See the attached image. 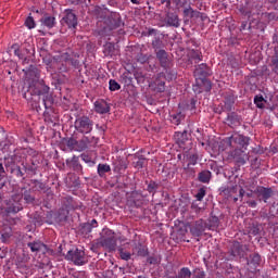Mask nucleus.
Returning a JSON list of instances; mask_svg holds the SVG:
<instances>
[{"instance_id":"nucleus-1","label":"nucleus","mask_w":278,"mask_h":278,"mask_svg":"<svg viewBox=\"0 0 278 278\" xmlns=\"http://www.w3.org/2000/svg\"><path fill=\"white\" fill-rule=\"evenodd\" d=\"M49 86L45 84V80H37L35 83H29L28 90L31 98L27 97V92H24L23 98L30 102L33 110L36 112H40L42 108H40V99L42 97V105H45L47 110V100L49 99Z\"/></svg>"},{"instance_id":"nucleus-2","label":"nucleus","mask_w":278,"mask_h":278,"mask_svg":"<svg viewBox=\"0 0 278 278\" xmlns=\"http://www.w3.org/2000/svg\"><path fill=\"white\" fill-rule=\"evenodd\" d=\"M116 233L110 229H103L101 237H100V244L103 247V249H106V251L112 252L116 251Z\"/></svg>"},{"instance_id":"nucleus-3","label":"nucleus","mask_w":278,"mask_h":278,"mask_svg":"<svg viewBox=\"0 0 278 278\" xmlns=\"http://www.w3.org/2000/svg\"><path fill=\"white\" fill-rule=\"evenodd\" d=\"M65 260H67V262H73L75 266H84V264H88V257H86V252L77 248L74 250H70L65 255Z\"/></svg>"},{"instance_id":"nucleus-4","label":"nucleus","mask_w":278,"mask_h":278,"mask_svg":"<svg viewBox=\"0 0 278 278\" xmlns=\"http://www.w3.org/2000/svg\"><path fill=\"white\" fill-rule=\"evenodd\" d=\"M74 127L78 134H90L94 127V122L88 116H80L76 118Z\"/></svg>"},{"instance_id":"nucleus-5","label":"nucleus","mask_w":278,"mask_h":278,"mask_svg":"<svg viewBox=\"0 0 278 278\" xmlns=\"http://www.w3.org/2000/svg\"><path fill=\"white\" fill-rule=\"evenodd\" d=\"M61 25H65L66 27H68V29H77V14H75V11H73V9H66L64 11V15L61 18Z\"/></svg>"},{"instance_id":"nucleus-6","label":"nucleus","mask_w":278,"mask_h":278,"mask_svg":"<svg viewBox=\"0 0 278 278\" xmlns=\"http://www.w3.org/2000/svg\"><path fill=\"white\" fill-rule=\"evenodd\" d=\"M223 192L225 197H228V199H232L233 203H238V197H236L238 192L240 199H243L245 194L244 189L238 185L229 186L226 189H224Z\"/></svg>"},{"instance_id":"nucleus-7","label":"nucleus","mask_w":278,"mask_h":278,"mask_svg":"<svg viewBox=\"0 0 278 278\" xmlns=\"http://www.w3.org/2000/svg\"><path fill=\"white\" fill-rule=\"evenodd\" d=\"M11 49L14 51V55L21 58H27L29 55H34V47H31L29 43H24L21 48L18 43L12 45Z\"/></svg>"},{"instance_id":"nucleus-8","label":"nucleus","mask_w":278,"mask_h":278,"mask_svg":"<svg viewBox=\"0 0 278 278\" xmlns=\"http://www.w3.org/2000/svg\"><path fill=\"white\" fill-rule=\"evenodd\" d=\"M205 229H207V222L199 219L190 226V233L193 238H201L205 232Z\"/></svg>"},{"instance_id":"nucleus-9","label":"nucleus","mask_w":278,"mask_h":278,"mask_svg":"<svg viewBox=\"0 0 278 278\" xmlns=\"http://www.w3.org/2000/svg\"><path fill=\"white\" fill-rule=\"evenodd\" d=\"M155 92H164L166 90V75L159 73L153 83L150 84Z\"/></svg>"},{"instance_id":"nucleus-10","label":"nucleus","mask_w":278,"mask_h":278,"mask_svg":"<svg viewBox=\"0 0 278 278\" xmlns=\"http://www.w3.org/2000/svg\"><path fill=\"white\" fill-rule=\"evenodd\" d=\"M105 24L109 29H118L123 25V20L121 18V13L112 12L105 20Z\"/></svg>"},{"instance_id":"nucleus-11","label":"nucleus","mask_w":278,"mask_h":278,"mask_svg":"<svg viewBox=\"0 0 278 278\" xmlns=\"http://www.w3.org/2000/svg\"><path fill=\"white\" fill-rule=\"evenodd\" d=\"M254 194H256L258 201L268 203V199H270L273 197V188H266L264 186H258L255 188Z\"/></svg>"},{"instance_id":"nucleus-12","label":"nucleus","mask_w":278,"mask_h":278,"mask_svg":"<svg viewBox=\"0 0 278 278\" xmlns=\"http://www.w3.org/2000/svg\"><path fill=\"white\" fill-rule=\"evenodd\" d=\"M232 160L240 166H244L249 161V154L241 148H237L231 152Z\"/></svg>"},{"instance_id":"nucleus-13","label":"nucleus","mask_w":278,"mask_h":278,"mask_svg":"<svg viewBox=\"0 0 278 278\" xmlns=\"http://www.w3.org/2000/svg\"><path fill=\"white\" fill-rule=\"evenodd\" d=\"M156 60H159L162 68L165 71H168V68L173 66V62L170 61V58H168V52H166V50L156 51Z\"/></svg>"},{"instance_id":"nucleus-14","label":"nucleus","mask_w":278,"mask_h":278,"mask_svg":"<svg viewBox=\"0 0 278 278\" xmlns=\"http://www.w3.org/2000/svg\"><path fill=\"white\" fill-rule=\"evenodd\" d=\"M23 72L25 73L26 79L29 84L40 81V70H38V67L30 65L27 70H23Z\"/></svg>"},{"instance_id":"nucleus-15","label":"nucleus","mask_w":278,"mask_h":278,"mask_svg":"<svg viewBox=\"0 0 278 278\" xmlns=\"http://www.w3.org/2000/svg\"><path fill=\"white\" fill-rule=\"evenodd\" d=\"M212 75V70H210V66L207 64L202 63L198 65L194 70V76L199 77L198 79H205Z\"/></svg>"},{"instance_id":"nucleus-16","label":"nucleus","mask_w":278,"mask_h":278,"mask_svg":"<svg viewBox=\"0 0 278 278\" xmlns=\"http://www.w3.org/2000/svg\"><path fill=\"white\" fill-rule=\"evenodd\" d=\"M247 245H242L240 242L235 241L230 247V255L232 257H244Z\"/></svg>"},{"instance_id":"nucleus-17","label":"nucleus","mask_w":278,"mask_h":278,"mask_svg":"<svg viewBox=\"0 0 278 278\" xmlns=\"http://www.w3.org/2000/svg\"><path fill=\"white\" fill-rule=\"evenodd\" d=\"M230 144H237L239 149L247 150V147H249V138L242 135H235L230 138Z\"/></svg>"},{"instance_id":"nucleus-18","label":"nucleus","mask_w":278,"mask_h":278,"mask_svg":"<svg viewBox=\"0 0 278 278\" xmlns=\"http://www.w3.org/2000/svg\"><path fill=\"white\" fill-rule=\"evenodd\" d=\"M66 166L75 170V173L84 175V167L79 164V156L74 155L72 159H67Z\"/></svg>"},{"instance_id":"nucleus-19","label":"nucleus","mask_w":278,"mask_h":278,"mask_svg":"<svg viewBox=\"0 0 278 278\" xmlns=\"http://www.w3.org/2000/svg\"><path fill=\"white\" fill-rule=\"evenodd\" d=\"M165 23L168 27H180L181 20H179V15L177 13H170L168 12L165 16Z\"/></svg>"},{"instance_id":"nucleus-20","label":"nucleus","mask_w":278,"mask_h":278,"mask_svg":"<svg viewBox=\"0 0 278 278\" xmlns=\"http://www.w3.org/2000/svg\"><path fill=\"white\" fill-rule=\"evenodd\" d=\"M239 12L242 14V16H248V18H251L255 14V5L251 2H245V4H241L239 7Z\"/></svg>"},{"instance_id":"nucleus-21","label":"nucleus","mask_w":278,"mask_h":278,"mask_svg":"<svg viewBox=\"0 0 278 278\" xmlns=\"http://www.w3.org/2000/svg\"><path fill=\"white\" fill-rule=\"evenodd\" d=\"M236 103V96L228 92L224 97V112H231L233 110V104Z\"/></svg>"},{"instance_id":"nucleus-22","label":"nucleus","mask_w":278,"mask_h":278,"mask_svg":"<svg viewBox=\"0 0 278 278\" xmlns=\"http://www.w3.org/2000/svg\"><path fill=\"white\" fill-rule=\"evenodd\" d=\"M227 123L229 127H240V125H242V117H240L236 112H231L227 116Z\"/></svg>"},{"instance_id":"nucleus-23","label":"nucleus","mask_w":278,"mask_h":278,"mask_svg":"<svg viewBox=\"0 0 278 278\" xmlns=\"http://www.w3.org/2000/svg\"><path fill=\"white\" fill-rule=\"evenodd\" d=\"M27 247L30 249L31 253H40V251H47V244L40 240L28 242Z\"/></svg>"},{"instance_id":"nucleus-24","label":"nucleus","mask_w":278,"mask_h":278,"mask_svg":"<svg viewBox=\"0 0 278 278\" xmlns=\"http://www.w3.org/2000/svg\"><path fill=\"white\" fill-rule=\"evenodd\" d=\"M94 110L97 114H108L110 112V104L105 100H98L94 102Z\"/></svg>"},{"instance_id":"nucleus-25","label":"nucleus","mask_w":278,"mask_h":278,"mask_svg":"<svg viewBox=\"0 0 278 278\" xmlns=\"http://www.w3.org/2000/svg\"><path fill=\"white\" fill-rule=\"evenodd\" d=\"M103 54L105 58H114V55H118V50H116V46L112 42H106L103 46Z\"/></svg>"},{"instance_id":"nucleus-26","label":"nucleus","mask_w":278,"mask_h":278,"mask_svg":"<svg viewBox=\"0 0 278 278\" xmlns=\"http://www.w3.org/2000/svg\"><path fill=\"white\" fill-rule=\"evenodd\" d=\"M63 203L66 210H81V203L74 201L72 197H65Z\"/></svg>"},{"instance_id":"nucleus-27","label":"nucleus","mask_w":278,"mask_h":278,"mask_svg":"<svg viewBox=\"0 0 278 278\" xmlns=\"http://www.w3.org/2000/svg\"><path fill=\"white\" fill-rule=\"evenodd\" d=\"M41 24L45 25V27H48V29H53V27H55V17L45 14L41 17Z\"/></svg>"},{"instance_id":"nucleus-28","label":"nucleus","mask_w":278,"mask_h":278,"mask_svg":"<svg viewBox=\"0 0 278 278\" xmlns=\"http://www.w3.org/2000/svg\"><path fill=\"white\" fill-rule=\"evenodd\" d=\"M10 173H11V175H14L15 177L25 179V168L24 167L21 168V166H18V165H13L10 168Z\"/></svg>"},{"instance_id":"nucleus-29","label":"nucleus","mask_w":278,"mask_h":278,"mask_svg":"<svg viewBox=\"0 0 278 278\" xmlns=\"http://www.w3.org/2000/svg\"><path fill=\"white\" fill-rule=\"evenodd\" d=\"M189 60H192L195 64H199V62H203V54L199 50H190L189 52Z\"/></svg>"},{"instance_id":"nucleus-30","label":"nucleus","mask_w":278,"mask_h":278,"mask_svg":"<svg viewBox=\"0 0 278 278\" xmlns=\"http://www.w3.org/2000/svg\"><path fill=\"white\" fill-rule=\"evenodd\" d=\"M198 179L201 181V184H210V180L212 179V172L207 169L200 172Z\"/></svg>"},{"instance_id":"nucleus-31","label":"nucleus","mask_w":278,"mask_h":278,"mask_svg":"<svg viewBox=\"0 0 278 278\" xmlns=\"http://www.w3.org/2000/svg\"><path fill=\"white\" fill-rule=\"evenodd\" d=\"M219 224H220V219H218L217 216H211L208 218V223H206V229L214 231L215 229H218Z\"/></svg>"},{"instance_id":"nucleus-32","label":"nucleus","mask_w":278,"mask_h":278,"mask_svg":"<svg viewBox=\"0 0 278 278\" xmlns=\"http://www.w3.org/2000/svg\"><path fill=\"white\" fill-rule=\"evenodd\" d=\"M184 16H188L189 18H199V16H201V12L192 9V7H188V8H185L184 11Z\"/></svg>"},{"instance_id":"nucleus-33","label":"nucleus","mask_w":278,"mask_h":278,"mask_svg":"<svg viewBox=\"0 0 278 278\" xmlns=\"http://www.w3.org/2000/svg\"><path fill=\"white\" fill-rule=\"evenodd\" d=\"M184 118H186V115H184L181 112L169 115L170 123L176 126L181 125V121H184Z\"/></svg>"},{"instance_id":"nucleus-34","label":"nucleus","mask_w":278,"mask_h":278,"mask_svg":"<svg viewBox=\"0 0 278 278\" xmlns=\"http://www.w3.org/2000/svg\"><path fill=\"white\" fill-rule=\"evenodd\" d=\"M88 144H90V140L88 139V137H83L76 143V151H86V149H88Z\"/></svg>"},{"instance_id":"nucleus-35","label":"nucleus","mask_w":278,"mask_h":278,"mask_svg":"<svg viewBox=\"0 0 278 278\" xmlns=\"http://www.w3.org/2000/svg\"><path fill=\"white\" fill-rule=\"evenodd\" d=\"M24 168V173H29L30 175H36V170H38V165L34 161H31V164L23 163L22 164Z\"/></svg>"},{"instance_id":"nucleus-36","label":"nucleus","mask_w":278,"mask_h":278,"mask_svg":"<svg viewBox=\"0 0 278 278\" xmlns=\"http://www.w3.org/2000/svg\"><path fill=\"white\" fill-rule=\"evenodd\" d=\"M64 144L70 149V151H77V140L73 137L64 139Z\"/></svg>"},{"instance_id":"nucleus-37","label":"nucleus","mask_w":278,"mask_h":278,"mask_svg":"<svg viewBox=\"0 0 278 278\" xmlns=\"http://www.w3.org/2000/svg\"><path fill=\"white\" fill-rule=\"evenodd\" d=\"M112 167L108 164H99L98 165V175L99 177H105V173H111Z\"/></svg>"},{"instance_id":"nucleus-38","label":"nucleus","mask_w":278,"mask_h":278,"mask_svg":"<svg viewBox=\"0 0 278 278\" xmlns=\"http://www.w3.org/2000/svg\"><path fill=\"white\" fill-rule=\"evenodd\" d=\"M23 191V199L25 203L31 204L36 201V198L31 194V190L22 189Z\"/></svg>"},{"instance_id":"nucleus-39","label":"nucleus","mask_w":278,"mask_h":278,"mask_svg":"<svg viewBox=\"0 0 278 278\" xmlns=\"http://www.w3.org/2000/svg\"><path fill=\"white\" fill-rule=\"evenodd\" d=\"M135 160H138L137 162H134L135 168H144V164H147V157L143 155H135Z\"/></svg>"},{"instance_id":"nucleus-40","label":"nucleus","mask_w":278,"mask_h":278,"mask_svg":"<svg viewBox=\"0 0 278 278\" xmlns=\"http://www.w3.org/2000/svg\"><path fill=\"white\" fill-rule=\"evenodd\" d=\"M261 231H262V227L258 224H252L249 227L248 233L250 236H260Z\"/></svg>"},{"instance_id":"nucleus-41","label":"nucleus","mask_w":278,"mask_h":278,"mask_svg":"<svg viewBox=\"0 0 278 278\" xmlns=\"http://www.w3.org/2000/svg\"><path fill=\"white\" fill-rule=\"evenodd\" d=\"M58 219L60 223H65L68 219V208H60L58 212Z\"/></svg>"},{"instance_id":"nucleus-42","label":"nucleus","mask_w":278,"mask_h":278,"mask_svg":"<svg viewBox=\"0 0 278 278\" xmlns=\"http://www.w3.org/2000/svg\"><path fill=\"white\" fill-rule=\"evenodd\" d=\"M136 254L141 257H144V255H147V250L144 249V247H142V244H138L132 249V255Z\"/></svg>"},{"instance_id":"nucleus-43","label":"nucleus","mask_w":278,"mask_h":278,"mask_svg":"<svg viewBox=\"0 0 278 278\" xmlns=\"http://www.w3.org/2000/svg\"><path fill=\"white\" fill-rule=\"evenodd\" d=\"M159 189H160V184H157V182H155V181H153V180H151V181L148 184L147 190H148V192H149L150 194H155V192H157Z\"/></svg>"},{"instance_id":"nucleus-44","label":"nucleus","mask_w":278,"mask_h":278,"mask_svg":"<svg viewBox=\"0 0 278 278\" xmlns=\"http://www.w3.org/2000/svg\"><path fill=\"white\" fill-rule=\"evenodd\" d=\"M270 66H271L273 73L278 75V52H276L275 55L271 56Z\"/></svg>"},{"instance_id":"nucleus-45","label":"nucleus","mask_w":278,"mask_h":278,"mask_svg":"<svg viewBox=\"0 0 278 278\" xmlns=\"http://www.w3.org/2000/svg\"><path fill=\"white\" fill-rule=\"evenodd\" d=\"M178 278H190L192 277V271H190V268L188 267H182L178 275H177Z\"/></svg>"},{"instance_id":"nucleus-46","label":"nucleus","mask_w":278,"mask_h":278,"mask_svg":"<svg viewBox=\"0 0 278 278\" xmlns=\"http://www.w3.org/2000/svg\"><path fill=\"white\" fill-rule=\"evenodd\" d=\"M192 90L195 94H201V92H203V84H201V78L195 79Z\"/></svg>"},{"instance_id":"nucleus-47","label":"nucleus","mask_w":278,"mask_h":278,"mask_svg":"<svg viewBox=\"0 0 278 278\" xmlns=\"http://www.w3.org/2000/svg\"><path fill=\"white\" fill-rule=\"evenodd\" d=\"M176 138L179 144H184L188 140V131L184 130L182 132H176Z\"/></svg>"},{"instance_id":"nucleus-48","label":"nucleus","mask_w":278,"mask_h":278,"mask_svg":"<svg viewBox=\"0 0 278 278\" xmlns=\"http://www.w3.org/2000/svg\"><path fill=\"white\" fill-rule=\"evenodd\" d=\"M117 251L121 260H124L125 262H129V260H131V253L126 252L123 248H118Z\"/></svg>"},{"instance_id":"nucleus-49","label":"nucleus","mask_w":278,"mask_h":278,"mask_svg":"<svg viewBox=\"0 0 278 278\" xmlns=\"http://www.w3.org/2000/svg\"><path fill=\"white\" fill-rule=\"evenodd\" d=\"M254 103L256 108H258L260 110H263L264 103H266V100L264 99V96H255Z\"/></svg>"},{"instance_id":"nucleus-50","label":"nucleus","mask_w":278,"mask_h":278,"mask_svg":"<svg viewBox=\"0 0 278 278\" xmlns=\"http://www.w3.org/2000/svg\"><path fill=\"white\" fill-rule=\"evenodd\" d=\"M200 81H201L202 88H203V90H205V92H210V90H212V81H210V79L200 78Z\"/></svg>"},{"instance_id":"nucleus-51","label":"nucleus","mask_w":278,"mask_h":278,"mask_svg":"<svg viewBox=\"0 0 278 278\" xmlns=\"http://www.w3.org/2000/svg\"><path fill=\"white\" fill-rule=\"evenodd\" d=\"M191 210H193V212H195V214H201V212H203V206H201V202L198 200H194L191 204Z\"/></svg>"},{"instance_id":"nucleus-52","label":"nucleus","mask_w":278,"mask_h":278,"mask_svg":"<svg viewBox=\"0 0 278 278\" xmlns=\"http://www.w3.org/2000/svg\"><path fill=\"white\" fill-rule=\"evenodd\" d=\"M109 89L111 92H116V90H121V85L115 79H111L109 81Z\"/></svg>"},{"instance_id":"nucleus-53","label":"nucleus","mask_w":278,"mask_h":278,"mask_svg":"<svg viewBox=\"0 0 278 278\" xmlns=\"http://www.w3.org/2000/svg\"><path fill=\"white\" fill-rule=\"evenodd\" d=\"M148 264L157 265L162 262V257L159 255H152L147 258Z\"/></svg>"},{"instance_id":"nucleus-54","label":"nucleus","mask_w":278,"mask_h":278,"mask_svg":"<svg viewBox=\"0 0 278 278\" xmlns=\"http://www.w3.org/2000/svg\"><path fill=\"white\" fill-rule=\"evenodd\" d=\"M149 60H153V55H151V54H140L138 56V62H140V64H147V62H149Z\"/></svg>"},{"instance_id":"nucleus-55","label":"nucleus","mask_w":278,"mask_h":278,"mask_svg":"<svg viewBox=\"0 0 278 278\" xmlns=\"http://www.w3.org/2000/svg\"><path fill=\"white\" fill-rule=\"evenodd\" d=\"M35 190H38V192L47 190V185L40 180H35Z\"/></svg>"},{"instance_id":"nucleus-56","label":"nucleus","mask_w":278,"mask_h":278,"mask_svg":"<svg viewBox=\"0 0 278 278\" xmlns=\"http://www.w3.org/2000/svg\"><path fill=\"white\" fill-rule=\"evenodd\" d=\"M152 49H154V52L157 53L162 49V41L160 38H155L152 41Z\"/></svg>"},{"instance_id":"nucleus-57","label":"nucleus","mask_w":278,"mask_h":278,"mask_svg":"<svg viewBox=\"0 0 278 278\" xmlns=\"http://www.w3.org/2000/svg\"><path fill=\"white\" fill-rule=\"evenodd\" d=\"M25 25L26 27H28V29H34V27H36V22L34 21V17L28 16L25 21Z\"/></svg>"},{"instance_id":"nucleus-58","label":"nucleus","mask_w":278,"mask_h":278,"mask_svg":"<svg viewBox=\"0 0 278 278\" xmlns=\"http://www.w3.org/2000/svg\"><path fill=\"white\" fill-rule=\"evenodd\" d=\"M205 194H206L205 188H200L198 190V193L195 194V199H197L195 201H200V202L203 201Z\"/></svg>"},{"instance_id":"nucleus-59","label":"nucleus","mask_w":278,"mask_h":278,"mask_svg":"<svg viewBox=\"0 0 278 278\" xmlns=\"http://www.w3.org/2000/svg\"><path fill=\"white\" fill-rule=\"evenodd\" d=\"M12 201H14V203H21V201H23V190L22 192L14 193L12 195Z\"/></svg>"},{"instance_id":"nucleus-60","label":"nucleus","mask_w":278,"mask_h":278,"mask_svg":"<svg viewBox=\"0 0 278 278\" xmlns=\"http://www.w3.org/2000/svg\"><path fill=\"white\" fill-rule=\"evenodd\" d=\"M251 260H252L253 264L260 265L262 262V256H260V254H257V253H254L251 255Z\"/></svg>"},{"instance_id":"nucleus-61","label":"nucleus","mask_w":278,"mask_h":278,"mask_svg":"<svg viewBox=\"0 0 278 278\" xmlns=\"http://www.w3.org/2000/svg\"><path fill=\"white\" fill-rule=\"evenodd\" d=\"M83 162H85L86 164H94V162L92 161V157H90V155L83 153L80 155Z\"/></svg>"},{"instance_id":"nucleus-62","label":"nucleus","mask_w":278,"mask_h":278,"mask_svg":"<svg viewBox=\"0 0 278 278\" xmlns=\"http://www.w3.org/2000/svg\"><path fill=\"white\" fill-rule=\"evenodd\" d=\"M83 233H90L92 228L90 227V223H85L81 227Z\"/></svg>"},{"instance_id":"nucleus-63","label":"nucleus","mask_w":278,"mask_h":278,"mask_svg":"<svg viewBox=\"0 0 278 278\" xmlns=\"http://www.w3.org/2000/svg\"><path fill=\"white\" fill-rule=\"evenodd\" d=\"M192 278H205V271L201 269H197L193 274Z\"/></svg>"},{"instance_id":"nucleus-64","label":"nucleus","mask_w":278,"mask_h":278,"mask_svg":"<svg viewBox=\"0 0 278 278\" xmlns=\"http://www.w3.org/2000/svg\"><path fill=\"white\" fill-rule=\"evenodd\" d=\"M21 210H23L22 205H14L9 208V212H12L13 214H18V212H21Z\"/></svg>"}]
</instances>
